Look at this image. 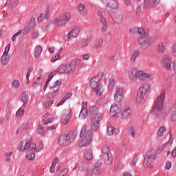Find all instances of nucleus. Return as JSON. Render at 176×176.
<instances>
[{
  "instance_id": "obj_1",
  "label": "nucleus",
  "mask_w": 176,
  "mask_h": 176,
  "mask_svg": "<svg viewBox=\"0 0 176 176\" xmlns=\"http://www.w3.org/2000/svg\"><path fill=\"white\" fill-rule=\"evenodd\" d=\"M164 98H166V91L162 90L153 105L151 115L152 116H154V118L163 120V107H164Z\"/></svg>"
},
{
  "instance_id": "obj_2",
  "label": "nucleus",
  "mask_w": 176,
  "mask_h": 176,
  "mask_svg": "<svg viewBox=\"0 0 176 176\" xmlns=\"http://www.w3.org/2000/svg\"><path fill=\"white\" fill-rule=\"evenodd\" d=\"M127 75L130 80L138 79V80H141V82H145L153 79L152 74L145 73L144 71L138 70L135 67H129L127 69Z\"/></svg>"
},
{
  "instance_id": "obj_3",
  "label": "nucleus",
  "mask_w": 176,
  "mask_h": 176,
  "mask_svg": "<svg viewBox=\"0 0 176 176\" xmlns=\"http://www.w3.org/2000/svg\"><path fill=\"white\" fill-rule=\"evenodd\" d=\"M79 148L89 146L93 140V131L87 130V125H83L80 133Z\"/></svg>"
},
{
  "instance_id": "obj_4",
  "label": "nucleus",
  "mask_w": 176,
  "mask_h": 176,
  "mask_svg": "<svg viewBox=\"0 0 176 176\" xmlns=\"http://www.w3.org/2000/svg\"><path fill=\"white\" fill-rule=\"evenodd\" d=\"M150 89L151 85H149V83L145 82L142 84L137 93L136 104H144V102H145V100H146V93L149 91Z\"/></svg>"
},
{
  "instance_id": "obj_5",
  "label": "nucleus",
  "mask_w": 176,
  "mask_h": 176,
  "mask_svg": "<svg viewBox=\"0 0 176 176\" xmlns=\"http://www.w3.org/2000/svg\"><path fill=\"white\" fill-rule=\"evenodd\" d=\"M157 159L156 151L151 149L146 152L143 162V166L147 168H153V162Z\"/></svg>"
},
{
  "instance_id": "obj_6",
  "label": "nucleus",
  "mask_w": 176,
  "mask_h": 176,
  "mask_svg": "<svg viewBox=\"0 0 176 176\" xmlns=\"http://www.w3.org/2000/svg\"><path fill=\"white\" fill-rule=\"evenodd\" d=\"M58 141L60 146H68L75 141V135L74 133L62 134L59 136Z\"/></svg>"
},
{
  "instance_id": "obj_7",
  "label": "nucleus",
  "mask_w": 176,
  "mask_h": 176,
  "mask_svg": "<svg viewBox=\"0 0 176 176\" xmlns=\"http://www.w3.org/2000/svg\"><path fill=\"white\" fill-rule=\"evenodd\" d=\"M93 91H95L98 96H101L104 93V87L100 83V78L94 77L89 82Z\"/></svg>"
},
{
  "instance_id": "obj_8",
  "label": "nucleus",
  "mask_w": 176,
  "mask_h": 176,
  "mask_svg": "<svg viewBox=\"0 0 176 176\" xmlns=\"http://www.w3.org/2000/svg\"><path fill=\"white\" fill-rule=\"evenodd\" d=\"M69 20H71V14L69 12H64L54 19L53 24L55 27H61V25H65Z\"/></svg>"
},
{
  "instance_id": "obj_9",
  "label": "nucleus",
  "mask_w": 176,
  "mask_h": 176,
  "mask_svg": "<svg viewBox=\"0 0 176 176\" xmlns=\"http://www.w3.org/2000/svg\"><path fill=\"white\" fill-rule=\"evenodd\" d=\"M76 67H82V60L79 59L72 60L69 64L66 65V74H74Z\"/></svg>"
},
{
  "instance_id": "obj_10",
  "label": "nucleus",
  "mask_w": 176,
  "mask_h": 176,
  "mask_svg": "<svg viewBox=\"0 0 176 176\" xmlns=\"http://www.w3.org/2000/svg\"><path fill=\"white\" fill-rule=\"evenodd\" d=\"M102 157L107 162V164H111L113 162V157L112 156L109 146H104L102 148Z\"/></svg>"
},
{
  "instance_id": "obj_11",
  "label": "nucleus",
  "mask_w": 176,
  "mask_h": 176,
  "mask_svg": "<svg viewBox=\"0 0 176 176\" xmlns=\"http://www.w3.org/2000/svg\"><path fill=\"white\" fill-rule=\"evenodd\" d=\"M89 112L91 115V120H94V119L98 122L102 120L103 116L102 113L100 112L98 107L95 105L91 106L89 108Z\"/></svg>"
},
{
  "instance_id": "obj_12",
  "label": "nucleus",
  "mask_w": 176,
  "mask_h": 176,
  "mask_svg": "<svg viewBox=\"0 0 176 176\" xmlns=\"http://www.w3.org/2000/svg\"><path fill=\"white\" fill-rule=\"evenodd\" d=\"M122 109V104L119 103H113L110 108V116H112V118H119Z\"/></svg>"
},
{
  "instance_id": "obj_13",
  "label": "nucleus",
  "mask_w": 176,
  "mask_h": 176,
  "mask_svg": "<svg viewBox=\"0 0 176 176\" xmlns=\"http://www.w3.org/2000/svg\"><path fill=\"white\" fill-rule=\"evenodd\" d=\"M137 41L142 49H148L152 45L151 39L148 36L139 37Z\"/></svg>"
},
{
  "instance_id": "obj_14",
  "label": "nucleus",
  "mask_w": 176,
  "mask_h": 176,
  "mask_svg": "<svg viewBox=\"0 0 176 176\" xmlns=\"http://www.w3.org/2000/svg\"><path fill=\"white\" fill-rule=\"evenodd\" d=\"M160 3V0H144L143 9H153L157 8Z\"/></svg>"
},
{
  "instance_id": "obj_15",
  "label": "nucleus",
  "mask_w": 176,
  "mask_h": 176,
  "mask_svg": "<svg viewBox=\"0 0 176 176\" xmlns=\"http://www.w3.org/2000/svg\"><path fill=\"white\" fill-rule=\"evenodd\" d=\"M124 98V95H123V87H117L116 88V94L114 96V100L117 102H120Z\"/></svg>"
},
{
  "instance_id": "obj_16",
  "label": "nucleus",
  "mask_w": 176,
  "mask_h": 176,
  "mask_svg": "<svg viewBox=\"0 0 176 176\" xmlns=\"http://www.w3.org/2000/svg\"><path fill=\"white\" fill-rule=\"evenodd\" d=\"M162 63L164 65L166 69H168L169 71L173 69L171 67V63L173 61L171 60V58L168 55H164L162 58Z\"/></svg>"
},
{
  "instance_id": "obj_17",
  "label": "nucleus",
  "mask_w": 176,
  "mask_h": 176,
  "mask_svg": "<svg viewBox=\"0 0 176 176\" xmlns=\"http://www.w3.org/2000/svg\"><path fill=\"white\" fill-rule=\"evenodd\" d=\"M113 21V25L117 24V25H120L123 23V13L118 12L113 14L112 16Z\"/></svg>"
},
{
  "instance_id": "obj_18",
  "label": "nucleus",
  "mask_w": 176,
  "mask_h": 176,
  "mask_svg": "<svg viewBox=\"0 0 176 176\" xmlns=\"http://www.w3.org/2000/svg\"><path fill=\"white\" fill-rule=\"evenodd\" d=\"M82 105V107L79 114V118H80V119H86L89 113V111H87V102H84Z\"/></svg>"
},
{
  "instance_id": "obj_19",
  "label": "nucleus",
  "mask_w": 176,
  "mask_h": 176,
  "mask_svg": "<svg viewBox=\"0 0 176 176\" xmlns=\"http://www.w3.org/2000/svg\"><path fill=\"white\" fill-rule=\"evenodd\" d=\"M80 32V27H75L72 30L69 32L67 35V39H72L74 38H77L78 35Z\"/></svg>"
},
{
  "instance_id": "obj_20",
  "label": "nucleus",
  "mask_w": 176,
  "mask_h": 176,
  "mask_svg": "<svg viewBox=\"0 0 176 176\" xmlns=\"http://www.w3.org/2000/svg\"><path fill=\"white\" fill-rule=\"evenodd\" d=\"M19 100L23 102V108H25L28 104V94L27 92H21L19 95Z\"/></svg>"
},
{
  "instance_id": "obj_21",
  "label": "nucleus",
  "mask_w": 176,
  "mask_h": 176,
  "mask_svg": "<svg viewBox=\"0 0 176 176\" xmlns=\"http://www.w3.org/2000/svg\"><path fill=\"white\" fill-rule=\"evenodd\" d=\"M77 10L82 14V16H86L87 14V8H86V6L83 3H79L77 6Z\"/></svg>"
},
{
  "instance_id": "obj_22",
  "label": "nucleus",
  "mask_w": 176,
  "mask_h": 176,
  "mask_svg": "<svg viewBox=\"0 0 176 176\" xmlns=\"http://www.w3.org/2000/svg\"><path fill=\"white\" fill-rule=\"evenodd\" d=\"M10 60V55L8 54V52H4L1 59V63L2 65H6Z\"/></svg>"
},
{
  "instance_id": "obj_23",
  "label": "nucleus",
  "mask_w": 176,
  "mask_h": 176,
  "mask_svg": "<svg viewBox=\"0 0 176 176\" xmlns=\"http://www.w3.org/2000/svg\"><path fill=\"white\" fill-rule=\"evenodd\" d=\"M91 129L94 131H97V130L100 129V121L96 120V118L94 120H91Z\"/></svg>"
},
{
  "instance_id": "obj_24",
  "label": "nucleus",
  "mask_w": 176,
  "mask_h": 176,
  "mask_svg": "<svg viewBox=\"0 0 176 176\" xmlns=\"http://www.w3.org/2000/svg\"><path fill=\"white\" fill-rule=\"evenodd\" d=\"M104 45V38H100L96 41V43L94 45V49L95 50H98L99 49H101L102 47V45Z\"/></svg>"
},
{
  "instance_id": "obj_25",
  "label": "nucleus",
  "mask_w": 176,
  "mask_h": 176,
  "mask_svg": "<svg viewBox=\"0 0 176 176\" xmlns=\"http://www.w3.org/2000/svg\"><path fill=\"white\" fill-rule=\"evenodd\" d=\"M69 120H71V116L69 115V113L63 115L61 118V123H63V124H67Z\"/></svg>"
},
{
  "instance_id": "obj_26",
  "label": "nucleus",
  "mask_w": 176,
  "mask_h": 176,
  "mask_svg": "<svg viewBox=\"0 0 176 176\" xmlns=\"http://www.w3.org/2000/svg\"><path fill=\"white\" fill-rule=\"evenodd\" d=\"M171 111V105H166L164 107V112L162 111V120L166 119L167 116H168V113H170V111Z\"/></svg>"
},
{
  "instance_id": "obj_27",
  "label": "nucleus",
  "mask_w": 176,
  "mask_h": 176,
  "mask_svg": "<svg viewBox=\"0 0 176 176\" xmlns=\"http://www.w3.org/2000/svg\"><path fill=\"white\" fill-rule=\"evenodd\" d=\"M131 115V109L130 108L127 107L122 112V119H127L129 116Z\"/></svg>"
},
{
  "instance_id": "obj_28",
  "label": "nucleus",
  "mask_w": 176,
  "mask_h": 176,
  "mask_svg": "<svg viewBox=\"0 0 176 176\" xmlns=\"http://www.w3.org/2000/svg\"><path fill=\"white\" fill-rule=\"evenodd\" d=\"M138 57H140V51L138 50H135L131 56V63H135Z\"/></svg>"
},
{
  "instance_id": "obj_29",
  "label": "nucleus",
  "mask_w": 176,
  "mask_h": 176,
  "mask_svg": "<svg viewBox=\"0 0 176 176\" xmlns=\"http://www.w3.org/2000/svg\"><path fill=\"white\" fill-rule=\"evenodd\" d=\"M84 157L86 160H91L93 159V151L90 149L86 150L84 153Z\"/></svg>"
},
{
  "instance_id": "obj_30",
  "label": "nucleus",
  "mask_w": 176,
  "mask_h": 176,
  "mask_svg": "<svg viewBox=\"0 0 176 176\" xmlns=\"http://www.w3.org/2000/svg\"><path fill=\"white\" fill-rule=\"evenodd\" d=\"M167 131V129L166 128L165 126H160L157 131V135H158V137H164V132Z\"/></svg>"
},
{
  "instance_id": "obj_31",
  "label": "nucleus",
  "mask_w": 176,
  "mask_h": 176,
  "mask_svg": "<svg viewBox=\"0 0 176 176\" xmlns=\"http://www.w3.org/2000/svg\"><path fill=\"white\" fill-rule=\"evenodd\" d=\"M107 7L110 8V9H112V10H115L119 8V6H118V3L116 1H115L114 0L108 3Z\"/></svg>"
},
{
  "instance_id": "obj_32",
  "label": "nucleus",
  "mask_w": 176,
  "mask_h": 176,
  "mask_svg": "<svg viewBox=\"0 0 176 176\" xmlns=\"http://www.w3.org/2000/svg\"><path fill=\"white\" fill-rule=\"evenodd\" d=\"M56 72L58 74H67V70H66V65L65 64H61L56 69Z\"/></svg>"
},
{
  "instance_id": "obj_33",
  "label": "nucleus",
  "mask_w": 176,
  "mask_h": 176,
  "mask_svg": "<svg viewBox=\"0 0 176 176\" xmlns=\"http://www.w3.org/2000/svg\"><path fill=\"white\" fill-rule=\"evenodd\" d=\"M60 90V87H58L57 89H50V92L48 93V97L49 98H54V97H56L57 92Z\"/></svg>"
},
{
  "instance_id": "obj_34",
  "label": "nucleus",
  "mask_w": 176,
  "mask_h": 176,
  "mask_svg": "<svg viewBox=\"0 0 176 176\" xmlns=\"http://www.w3.org/2000/svg\"><path fill=\"white\" fill-rule=\"evenodd\" d=\"M42 53V47L38 45L35 48L34 57L35 58H39L41 54Z\"/></svg>"
},
{
  "instance_id": "obj_35",
  "label": "nucleus",
  "mask_w": 176,
  "mask_h": 176,
  "mask_svg": "<svg viewBox=\"0 0 176 176\" xmlns=\"http://www.w3.org/2000/svg\"><path fill=\"white\" fill-rule=\"evenodd\" d=\"M20 144L21 146L19 147V150L21 151L22 152H24V151H28V149L30 148L31 142H26L24 148H23V142H21Z\"/></svg>"
},
{
  "instance_id": "obj_36",
  "label": "nucleus",
  "mask_w": 176,
  "mask_h": 176,
  "mask_svg": "<svg viewBox=\"0 0 176 176\" xmlns=\"http://www.w3.org/2000/svg\"><path fill=\"white\" fill-rule=\"evenodd\" d=\"M129 132L131 133L132 138H135V134H137V129L133 126H130L129 127Z\"/></svg>"
},
{
  "instance_id": "obj_37",
  "label": "nucleus",
  "mask_w": 176,
  "mask_h": 176,
  "mask_svg": "<svg viewBox=\"0 0 176 176\" xmlns=\"http://www.w3.org/2000/svg\"><path fill=\"white\" fill-rule=\"evenodd\" d=\"M159 53H164V50H166V47H164V43L160 42L157 47Z\"/></svg>"
},
{
  "instance_id": "obj_38",
  "label": "nucleus",
  "mask_w": 176,
  "mask_h": 176,
  "mask_svg": "<svg viewBox=\"0 0 176 176\" xmlns=\"http://www.w3.org/2000/svg\"><path fill=\"white\" fill-rule=\"evenodd\" d=\"M54 102V100H50L48 102H43V106L44 107L45 109H49V108L52 107Z\"/></svg>"
},
{
  "instance_id": "obj_39",
  "label": "nucleus",
  "mask_w": 176,
  "mask_h": 176,
  "mask_svg": "<svg viewBox=\"0 0 176 176\" xmlns=\"http://www.w3.org/2000/svg\"><path fill=\"white\" fill-rule=\"evenodd\" d=\"M115 128L112 125L107 126V135H113Z\"/></svg>"
},
{
  "instance_id": "obj_40",
  "label": "nucleus",
  "mask_w": 176,
  "mask_h": 176,
  "mask_svg": "<svg viewBox=\"0 0 176 176\" xmlns=\"http://www.w3.org/2000/svg\"><path fill=\"white\" fill-rule=\"evenodd\" d=\"M113 87H115V80L110 78L109 80V90H113Z\"/></svg>"
},
{
  "instance_id": "obj_41",
  "label": "nucleus",
  "mask_w": 176,
  "mask_h": 176,
  "mask_svg": "<svg viewBox=\"0 0 176 176\" xmlns=\"http://www.w3.org/2000/svg\"><path fill=\"white\" fill-rule=\"evenodd\" d=\"M61 81L56 80L52 86L50 87V90H53V89H57L58 87H60V85L62 84Z\"/></svg>"
},
{
  "instance_id": "obj_42",
  "label": "nucleus",
  "mask_w": 176,
  "mask_h": 176,
  "mask_svg": "<svg viewBox=\"0 0 176 176\" xmlns=\"http://www.w3.org/2000/svg\"><path fill=\"white\" fill-rule=\"evenodd\" d=\"M138 32L140 35H144V36H149V33L148 32H145V30L142 28H139L138 30Z\"/></svg>"
},
{
  "instance_id": "obj_43",
  "label": "nucleus",
  "mask_w": 176,
  "mask_h": 176,
  "mask_svg": "<svg viewBox=\"0 0 176 176\" xmlns=\"http://www.w3.org/2000/svg\"><path fill=\"white\" fill-rule=\"evenodd\" d=\"M26 159H28V160H35V153H29L26 154Z\"/></svg>"
},
{
  "instance_id": "obj_44",
  "label": "nucleus",
  "mask_w": 176,
  "mask_h": 176,
  "mask_svg": "<svg viewBox=\"0 0 176 176\" xmlns=\"http://www.w3.org/2000/svg\"><path fill=\"white\" fill-rule=\"evenodd\" d=\"M28 26L29 28L32 30L34 27H35V19H31L29 23L28 24Z\"/></svg>"
},
{
  "instance_id": "obj_45",
  "label": "nucleus",
  "mask_w": 176,
  "mask_h": 176,
  "mask_svg": "<svg viewBox=\"0 0 176 176\" xmlns=\"http://www.w3.org/2000/svg\"><path fill=\"white\" fill-rule=\"evenodd\" d=\"M12 85L15 89H19L20 87V82L17 80H14L12 82Z\"/></svg>"
},
{
  "instance_id": "obj_46",
  "label": "nucleus",
  "mask_w": 176,
  "mask_h": 176,
  "mask_svg": "<svg viewBox=\"0 0 176 176\" xmlns=\"http://www.w3.org/2000/svg\"><path fill=\"white\" fill-rule=\"evenodd\" d=\"M21 34H23V30H19V32H17L16 33H15L12 38V41L14 42L17 38V36H19V35H21Z\"/></svg>"
},
{
  "instance_id": "obj_47",
  "label": "nucleus",
  "mask_w": 176,
  "mask_h": 176,
  "mask_svg": "<svg viewBox=\"0 0 176 176\" xmlns=\"http://www.w3.org/2000/svg\"><path fill=\"white\" fill-rule=\"evenodd\" d=\"M13 154V152H8L5 155V159L7 162H10L12 160V158H10V156Z\"/></svg>"
},
{
  "instance_id": "obj_48",
  "label": "nucleus",
  "mask_w": 176,
  "mask_h": 176,
  "mask_svg": "<svg viewBox=\"0 0 176 176\" xmlns=\"http://www.w3.org/2000/svg\"><path fill=\"white\" fill-rule=\"evenodd\" d=\"M28 54V50L27 49H21V55L23 58H25Z\"/></svg>"
},
{
  "instance_id": "obj_49",
  "label": "nucleus",
  "mask_w": 176,
  "mask_h": 176,
  "mask_svg": "<svg viewBox=\"0 0 176 176\" xmlns=\"http://www.w3.org/2000/svg\"><path fill=\"white\" fill-rule=\"evenodd\" d=\"M24 114V109L20 108L16 113V116L17 118H20V116H23Z\"/></svg>"
},
{
  "instance_id": "obj_50",
  "label": "nucleus",
  "mask_w": 176,
  "mask_h": 176,
  "mask_svg": "<svg viewBox=\"0 0 176 176\" xmlns=\"http://www.w3.org/2000/svg\"><path fill=\"white\" fill-rule=\"evenodd\" d=\"M116 168L118 171H120L124 168V164L120 162L117 164Z\"/></svg>"
},
{
  "instance_id": "obj_51",
  "label": "nucleus",
  "mask_w": 176,
  "mask_h": 176,
  "mask_svg": "<svg viewBox=\"0 0 176 176\" xmlns=\"http://www.w3.org/2000/svg\"><path fill=\"white\" fill-rule=\"evenodd\" d=\"M12 113V111L10 110V109H8L6 110V120L7 122H9V120L10 119V115Z\"/></svg>"
},
{
  "instance_id": "obj_52",
  "label": "nucleus",
  "mask_w": 176,
  "mask_h": 176,
  "mask_svg": "<svg viewBox=\"0 0 176 176\" xmlns=\"http://www.w3.org/2000/svg\"><path fill=\"white\" fill-rule=\"evenodd\" d=\"M57 60H60V52H58L56 54H55L54 56L52 58L51 61L54 63V61H57Z\"/></svg>"
},
{
  "instance_id": "obj_53",
  "label": "nucleus",
  "mask_w": 176,
  "mask_h": 176,
  "mask_svg": "<svg viewBox=\"0 0 176 176\" xmlns=\"http://www.w3.org/2000/svg\"><path fill=\"white\" fill-rule=\"evenodd\" d=\"M92 173L94 175H98V174H101V170H100V168H94Z\"/></svg>"
},
{
  "instance_id": "obj_54",
  "label": "nucleus",
  "mask_w": 176,
  "mask_h": 176,
  "mask_svg": "<svg viewBox=\"0 0 176 176\" xmlns=\"http://www.w3.org/2000/svg\"><path fill=\"white\" fill-rule=\"evenodd\" d=\"M31 28H30L28 25L22 30V32L24 35H27L28 32L31 31Z\"/></svg>"
},
{
  "instance_id": "obj_55",
  "label": "nucleus",
  "mask_w": 176,
  "mask_h": 176,
  "mask_svg": "<svg viewBox=\"0 0 176 176\" xmlns=\"http://www.w3.org/2000/svg\"><path fill=\"white\" fill-rule=\"evenodd\" d=\"M71 97H72V93L69 92L67 93L63 98L65 101H67V100H68V98H71Z\"/></svg>"
},
{
  "instance_id": "obj_56",
  "label": "nucleus",
  "mask_w": 176,
  "mask_h": 176,
  "mask_svg": "<svg viewBox=\"0 0 176 176\" xmlns=\"http://www.w3.org/2000/svg\"><path fill=\"white\" fill-rule=\"evenodd\" d=\"M38 132L40 135H45V130L43 129V126L38 127Z\"/></svg>"
},
{
  "instance_id": "obj_57",
  "label": "nucleus",
  "mask_w": 176,
  "mask_h": 176,
  "mask_svg": "<svg viewBox=\"0 0 176 176\" xmlns=\"http://www.w3.org/2000/svg\"><path fill=\"white\" fill-rule=\"evenodd\" d=\"M170 119L172 122H176V110L173 111Z\"/></svg>"
},
{
  "instance_id": "obj_58",
  "label": "nucleus",
  "mask_w": 176,
  "mask_h": 176,
  "mask_svg": "<svg viewBox=\"0 0 176 176\" xmlns=\"http://www.w3.org/2000/svg\"><path fill=\"white\" fill-rule=\"evenodd\" d=\"M89 46V41L85 40L81 43V47H87Z\"/></svg>"
},
{
  "instance_id": "obj_59",
  "label": "nucleus",
  "mask_w": 176,
  "mask_h": 176,
  "mask_svg": "<svg viewBox=\"0 0 176 176\" xmlns=\"http://www.w3.org/2000/svg\"><path fill=\"white\" fill-rule=\"evenodd\" d=\"M43 149V143H40L36 148V152H41Z\"/></svg>"
},
{
  "instance_id": "obj_60",
  "label": "nucleus",
  "mask_w": 176,
  "mask_h": 176,
  "mask_svg": "<svg viewBox=\"0 0 176 176\" xmlns=\"http://www.w3.org/2000/svg\"><path fill=\"white\" fill-rule=\"evenodd\" d=\"M100 23H102V25L108 24V22L107 21V19L105 17L102 16L100 18Z\"/></svg>"
},
{
  "instance_id": "obj_61",
  "label": "nucleus",
  "mask_w": 176,
  "mask_h": 176,
  "mask_svg": "<svg viewBox=\"0 0 176 176\" xmlns=\"http://www.w3.org/2000/svg\"><path fill=\"white\" fill-rule=\"evenodd\" d=\"M38 36H39V33H38V32H36V31H35L34 32H33L32 34V39H36V38H38Z\"/></svg>"
},
{
  "instance_id": "obj_62",
  "label": "nucleus",
  "mask_w": 176,
  "mask_h": 176,
  "mask_svg": "<svg viewBox=\"0 0 176 176\" xmlns=\"http://www.w3.org/2000/svg\"><path fill=\"white\" fill-rule=\"evenodd\" d=\"M171 166H172L171 162L168 161L165 166L166 170H170V168H171Z\"/></svg>"
},
{
  "instance_id": "obj_63",
  "label": "nucleus",
  "mask_w": 176,
  "mask_h": 176,
  "mask_svg": "<svg viewBox=\"0 0 176 176\" xmlns=\"http://www.w3.org/2000/svg\"><path fill=\"white\" fill-rule=\"evenodd\" d=\"M107 30H108V23L102 25V32H107Z\"/></svg>"
},
{
  "instance_id": "obj_64",
  "label": "nucleus",
  "mask_w": 176,
  "mask_h": 176,
  "mask_svg": "<svg viewBox=\"0 0 176 176\" xmlns=\"http://www.w3.org/2000/svg\"><path fill=\"white\" fill-rule=\"evenodd\" d=\"M107 58L110 61H115V54L109 55Z\"/></svg>"
}]
</instances>
